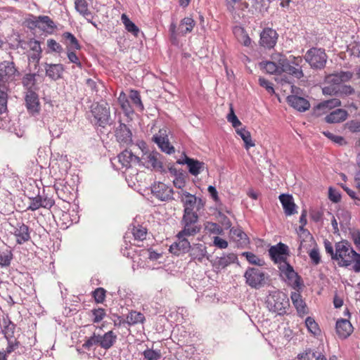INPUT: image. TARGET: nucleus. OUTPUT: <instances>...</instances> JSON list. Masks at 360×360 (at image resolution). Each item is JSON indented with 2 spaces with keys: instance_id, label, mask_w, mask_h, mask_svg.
Listing matches in <instances>:
<instances>
[{
  "instance_id": "nucleus-1",
  "label": "nucleus",
  "mask_w": 360,
  "mask_h": 360,
  "mask_svg": "<svg viewBox=\"0 0 360 360\" xmlns=\"http://www.w3.org/2000/svg\"><path fill=\"white\" fill-rule=\"evenodd\" d=\"M323 244L326 252L330 256L331 259L338 262L339 266L348 267L354 263L357 252L347 240L337 242L335 247L328 240H325Z\"/></svg>"
},
{
  "instance_id": "nucleus-2",
  "label": "nucleus",
  "mask_w": 360,
  "mask_h": 360,
  "mask_svg": "<svg viewBox=\"0 0 360 360\" xmlns=\"http://www.w3.org/2000/svg\"><path fill=\"white\" fill-rule=\"evenodd\" d=\"M353 77L350 71H340L325 77L322 92L324 95L335 96L342 84L349 81Z\"/></svg>"
},
{
  "instance_id": "nucleus-3",
  "label": "nucleus",
  "mask_w": 360,
  "mask_h": 360,
  "mask_svg": "<svg viewBox=\"0 0 360 360\" xmlns=\"http://www.w3.org/2000/svg\"><path fill=\"white\" fill-rule=\"evenodd\" d=\"M266 304L268 309L278 315L286 314L290 306L288 296L278 290L271 292L267 296Z\"/></svg>"
},
{
  "instance_id": "nucleus-4",
  "label": "nucleus",
  "mask_w": 360,
  "mask_h": 360,
  "mask_svg": "<svg viewBox=\"0 0 360 360\" xmlns=\"http://www.w3.org/2000/svg\"><path fill=\"white\" fill-rule=\"evenodd\" d=\"M91 122L96 126L105 127L111 124L110 108L106 102L95 103L91 106Z\"/></svg>"
},
{
  "instance_id": "nucleus-5",
  "label": "nucleus",
  "mask_w": 360,
  "mask_h": 360,
  "mask_svg": "<svg viewBox=\"0 0 360 360\" xmlns=\"http://www.w3.org/2000/svg\"><path fill=\"white\" fill-rule=\"evenodd\" d=\"M304 59L311 68L321 70L326 66L328 56L323 49L314 47L307 51Z\"/></svg>"
},
{
  "instance_id": "nucleus-6",
  "label": "nucleus",
  "mask_w": 360,
  "mask_h": 360,
  "mask_svg": "<svg viewBox=\"0 0 360 360\" xmlns=\"http://www.w3.org/2000/svg\"><path fill=\"white\" fill-rule=\"evenodd\" d=\"M246 283L251 288L259 289L266 283V274L255 267H249L244 274Z\"/></svg>"
},
{
  "instance_id": "nucleus-7",
  "label": "nucleus",
  "mask_w": 360,
  "mask_h": 360,
  "mask_svg": "<svg viewBox=\"0 0 360 360\" xmlns=\"http://www.w3.org/2000/svg\"><path fill=\"white\" fill-rule=\"evenodd\" d=\"M179 194L180 200L183 204L184 211L198 212L204 208L205 202L200 198H197L185 191H181Z\"/></svg>"
},
{
  "instance_id": "nucleus-8",
  "label": "nucleus",
  "mask_w": 360,
  "mask_h": 360,
  "mask_svg": "<svg viewBox=\"0 0 360 360\" xmlns=\"http://www.w3.org/2000/svg\"><path fill=\"white\" fill-rule=\"evenodd\" d=\"M281 275L285 281L294 289H300L302 283L300 276L294 271L293 267L288 262H283L278 266Z\"/></svg>"
},
{
  "instance_id": "nucleus-9",
  "label": "nucleus",
  "mask_w": 360,
  "mask_h": 360,
  "mask_svg": "<svg viewBox=\"0 0 360 360\" xmlns=\"http://www.w3.org/2000/svg\"><path fill=\"white\" fill-rule=\"evenodd\" d=\"M195 25V22L191 17H186L183 18L180 21L178 27L175 23H171L169 26V32L172 39L176 40L177 36H185L188 33L191 32Z\"/></svg>"
},
{
  "instance_id": "nucleus-10",
  "label": "nucleus",
  "mask_w": 360,
  "mask_h": 360,
  "mask_svg": "<svg viewBox=\"0 0 360 360\" xmlns=\"http://www.w3.org/2000/svg\"><path fill=\"white\" fill-rule=\"evenodd\" d=\"M302 61L301 57H293V60L290 61L288 60L285 56H280V62L282 66L281 71L282 72H286L289 75H291L296 78H301L303 77V72L301 68H300V64Z\"/></svg>"
},
{
  "instance_id": "nucleus-11",
  "label": "nucleus",
  "mask_w": 360,
  "mask_h": 360,
  "mask_svg": "<svg viewBox=\"0 0 360 360\" xmlns=\"http://www.w3.org/2000/svg\"><path fill=\"white\" fill-rule=\"evenodd\" d=\"M176 163L179 165H186L188 172L195 176L204 171H208L206 165L203 162L188 158L185 154H184L183 159L178 160Z\"/></svg>"
},
{
  "instance_id": "nucleus-12",
  "label": "nucleus",
  "mask_w": 360,
  "mask_h": 360,
  "mask_svg": "<svg viewBox=\"0 0 360 360\" xmlns=\"http://www.w3.org/2000/svg\"><path fill=\"white\" fill-rule=\"evenodd\" d=\"M269 254L271 259L278 264V266H282L283 262H288L286 257L288 255V247L282 243H279L269 248Z\"/></svg>"
},
{
  "instance_id": "nucleus-13",
  "label": "nucleus",
  "mask_w": 360,
  "mask_h": 360,
  "mask_svg": "<svg viewBox=\"0 0 360 360\" xmlns=\"http://www.w3.org/2000/svg\"><path fill=\"white\" fill-rule=\"evenodd\" d=\"M153 195L161 201H168L173 199V189L164 183H155L151 186Z\"/></svg>"
},
{
  "instance_id": "nucleus-14",
  "label": "nucleus",
  "mask_w": 360,
  "mask_h": 360,
  "mask_svg": "<svg viewBox=\"0 0 360 360\" xmlns=\"http://www.w3.org/2000/svg\"><path fill=\"white\" fill-rule=\"evenodd\" d=\"M278 34L276 30L267 27L263 30L260 34L259 44L266 49L273 48L277 41Z\"/></svg>"
},
{
  "instance_id": "nucleus-15",
  "label": "nucleus",
  "mask_w": 360,
  "mask_h": 360,
  "mask_svg": "<svg viewBox=\"0 0 360 360\" xmlns=\"http://www.w3.org/2000/svg\"><path fill=\"white\" fill-rule=\"evenodd\" d=\"M44 126H47L51 136L53 138H59L63 133V127L59 120L52 119L49 115H44L42 118Z\"/></svg>"
},
{
  "instance_id": "nucleus-16",
  "label": "nucleus",
  "mask_w": 360,
  "mask_h": 360,
  "mask_svg": "<svg viewBox=\"0 0 360 360\" xmlns=\"http://www.w3.org/2000/svg\"><path fill=\"white\" fill-rule=\"evenodd\" d=\"M153 141L158 146L162 152L169 155L174 153V146L170 144L167 136L163 134L162 130H160L158 134L153 136Z\"/></svg>"
},
{
  "instance_id": "nucleus-17",
  "label": "nucleus",
  "mask_w": 360,
  "mask_h": 360,
  "mask_svg": "<svg viewBox=\"0 0 360 360\" xmlns=\"http://www.w3.org/2000/svg\"><path fill=\"white\" fill-rule=\"evenodd\" d=\"M131 131L126 124L121 123L115 131L117 141L123 145L128 146L132 142Z\"/></svg>"
},
{
  "instance_id": "nucleus-18",
  "label": "nucleus",
  "mask_w": 360,
  "mask_h": 360,
  "mask_svg": "<svg viewBox=\"0 0 360 360\" xmlns=\"http://www.w3.org/2000/svg\"><path fill=\"white\" fill-rule=\"evenodd\" d=\"M33 24L35 27L48 32H52L56 28L55 22L47 15L36 17Z\"/></svg>"
},
{
  "instance_id": "nucleus-19",
  "label": "nucleus",
  "mask_w": 360,
  "mask_h": 360,
  "mask_svg": "<svg viewBox=\"0 0 360 360\" xmlns=\"http://www.w3.org/2000/svg\"><path fill=\"white\" fill-rule=\"evenodd\" d=\"M279 200L283 206L284 213L286 216H291L297 212V205L294 202L292 195L288 194H281L279 195Z\"/></svg>"
},
{
  "instance_id": "nucleus-20",
  "label": "nucleus",
  "mask_w": 360,
  "mask_h": 360,
  "mask_svg": "<svg viewBox=\"0 0 360 360\" xmlns=\"http://www.w3.org/2000/svg\"><path fill=\"white\" fill-rule=\"evenodd\" d=\"M75 8L89 22L91 23L94 27H96V22L91 20L94 16L89 9V5L86 0H75Z\"/></svg>"
},
{
  "instance_id": "nucleus-21",
  "label": "nucleus",
  "mask_w": 360,
  "mask_h": 360,
  "mask_svg": "<svg viewBox=\"0 0 360 360\" xmlns=\"http://www.w3.org/2000/svg\"><path fill=\"white\" fill-rule=\"evenodd\" d=\"M287 101L293 108L300 112H304L310 108L309 102L300 96L291 95L287 97Z\"/></svg>"
},
{
  "instance_id": "nucleus-22",
  "label": "nucleus",
  "mask_w": 360,
  "mask_h": 360,
  "mask_svg": "<svg viewBox=\"0 0 360 360\" xmlns=\"http://www.w3.org/2000/svg\"><path fill=\"white\" fill-rule=\"evenodd\" d=\"M14 235L16 237V242L18 244H23L30 239L29 227L21 223H18L14 230Z\"/></svg>"
},
{
  "instance_id": "nucleus-23",
  "label": "nucleus",
  "mask_w": 360,
  "mask_h": 360,
  "mask_svg": "<svg viewBox=\"0 0 360 360\" xmlns=\"http://www.w3.org/2000/svg\"><path fill=\"white\" fill-rule=\"evenodd\" d=\"M160 155L158 152H152L148 154H144L141 158L143 163L147 167H152L155 169H160L162 167V162L160 161Z\"/></svg>"
},
{
  "instance_id": "nucleus-24",
  "label": "nucleus",
  "mask_w": 360,
  "mask_h": 360,
  "mask_svg": "<svg viewBox=\"0 0 360 360\" xmlns=\"http://www.w3.org/2000/svg\"><path fill=\"white\" fill-rule=\"evenodd\" d=\"M25 104L27 110L34 115L39 112V102L37 94L32 91L27 93L25 96Z\"/></svg>"
},
{
  "instance_id": "nucleus-25",
  "label": "nucleus",
  "mask_w": 360,
  "mask_h": 360,
  "mask_svg": "<svg viewBox=\"0 0 360 360\" xmlns=\"http://www.w3.org/2000/svg\"><path fill=\"white\" fill-rule=\"evenodd\" d=\"M353 331L351 323L347 319H340L336 322V332L340 338H347Z\"/></svg>"
},
{
  "instance_id": "nucleus-26",
  "label": "nucleus",
  "mask_w": 360,
  "mask_h": 360,
  "mask_svg": "<svg viewBox=\"0 0 360 360\" xmlns=\"http://www.w3.org/2000/svg\"><path fill=\"white\" fill-rule=\"evenodd\" d=\"M189 251L190 256L193 260H197L200 262H202L205 257L208 259L207 256V248L204 244H193Z\"/></svg>"
},
{
  "instance_id": "nucleus-27",
  "label": "nucleus",
  "mask_w": 360,
  "mask_h": 360,
  "mask_svg": "<svg viewBox=\"0 0 360 360\" xmlns=\"http://www.w3.org/2000/svg\"><path fill=\"white\" fill-rule=\"evenodd\" d=\"M280 56L274 57V61H266L261 64L262 68L269 74H281L282 66L280 62Z\"/></svg>"
},
{
  "instance_id": "nucleus-28",
  "label": "nucleus",
  "mask_w": 360,
  "mask_h": 360,
  "mask_svg": "<svg viewBox=\"0 0 360 360\" xmlns=\"http://www.w3.org/2000/svg\"><path fill=\"white\" fill-rule=\"evenodd\" d=\"M119 162L123 167L129 168L131 163H138L141 161L140 158L134 155L131 151L124 150L117 156Z\"/></svg>"
},
{
  "instance_id": "nucleus-29",
  "label": "nucleus",
  "mask_w": 360,
  "mask_h": 360,
  "mask_svg": "<svg viewBox=\"0 0 360 360\" xmlns=\"http://www.w3.org/2000/svg\"><path fill=\"white\" fill-rule=\"evenodd\" d=\"M46 75L53 80L60 79L64 71V66L62 64H45Z\"/></svg>"
},
{
  "instance_id": "nucleus-30",
  "label": "nucleus",
  "mask_w": 360,
  "mask_h": 360,
  "mask_svg": "<svg viewBox=\"0 0 360 360\" xmlns=\"http://www.w3.org/2000/svg\"><path fill=\"white\" fill-rule=\"evenodd\" d=\"M230 233L238 246L245 247L250 243L247 234L240 228H232Z\"/></svg>"
},
{
  "instance_id": "nucleus-31",
  "label": "nucleus",
  "mask_w": 360,
  "mask_h": 360,
  "mask_svg": "<svg viewBox=\"0 0 360 360\" xmlns=\"http://www.w3.org/2000/svg\"><path fill=\"white\" fill-rule=\"evenodd\" d=\"M237 259V255L234 253L224 254L221 257L216 258L214 261V266L218 269H224L229 265L235 263Z\"/></svg>"
},
{
  "instance_id": "nucleus-32",
  "label": "nucleus",
  "mask_w": 360,
  "mask_h": 360,
  "mask_svg": "<svg viewBox=\"0 0 360 360\" xmlns=\"http://www.w3.org/2000/svg\"><path fill=\"white\" fill-rule=\"evenodd\" d=\"M347 117V112L343 109H336L326 116L328 123H338L345 121Z\"/></svg>"
},
{
  "instance_id": "nucleus-33",
  "label": "nucleus",
  "mask_w": 360,
  "mask_h": 360,
  "mask_svg": "<svg viewBox=\"0 0 360 360\" xmlns=\"http://www.w3.org/2000/svg\"><path fill=\"white\" fill-rule=\"evenodd\" d=\"M292 302L300 314H307L306 304L298 291L292 292L290 295Z\"/></svg>"
},
{
  "instance_id": "nucleus-34",
  "label": "nucleus",
  "mask_w": 360,
  "mask_h": 360,
  "mask_svg": "<svg viewBox=\"0 0 360 360\" xmlns=\"http://www.w3.org/2000/svg\"><path fill=\"white\" fill-rule=\"evenodd\" d=\"M16 72L14 64L12 62L4 61L0 63V77L4 79H9Z\"/></svg>"
},
{
  "instance_id": "nucleus-35",
  "label": "nucleus",
  "mask_w": 360,
  "mask_h": 360,
  "mask_svg": "<svg viewBox=\"0 0 360 360\" xmlns=\"http://www.w3.org/2000/svg\"><path fill=\"white\" fill-rule=\"evenodd\" d=\"M177 238L178 241L170 246V250L174 254H179L176 251H174V248L179 251H181L182 252H188L191 248V245L188 239H186L185 236H177Z\"/></svg>"
},
{
  "instance_id": "nucleus-36",
  "label": "nucleus",
  "mask_w": 360,
  "mask_h": 360,
  "mask_svg": "<svg viewBox=\"0 0 360 360\" xmlns=\"http://www.w3.org/2000/svg\"><path fill=\"white\" fill-rule=\"evenodd\" d=\"M62 37L65 40L67 50H79L81 49V45L79 44L78 40L72 33L68 32H64Z\"/></svg>"
},
{
  "instance_id": "nucleus-37",
  "label": "nucleus",
  "mask_w": 360,
  "mask_h": 360,
  "mask_svg": "<svg viewBox=\"0 0 360 360\" xmlns=\"http://www.w3.org/2000/svg\"><path fill=\"white\" fill-rule=\"evenodd\" d=\"M145 321L144 315L136 311H131L126 317L125 322L129 325H136L139 323H143Z\"/></svg>"
},
{
  "instance_id": "nucleus-38",
  "label": "nucleus",
  "mask_w": 360,
  "mask_h": 360,
  "mask_svg": "<svg viewBox=\"0 0 360 360\" xmlns=\"http://www.w3.org/2000/svg\"><path fill=\"white\" fill-rule=\"evenodd\" d=\"M184 228L183 229L177 234V236L179 237H188V236H193L197 233L200 231V227L197 226L195 224H187L182 223Z\"/></svg>"
},
{
  "instance_id": "nucleus-39",
  "label": "nucleus",
  "mask_w": 360,
  "mask_h": 360,
  "mask_svg": "<svg viewBox=\"0 0 360 360\" xmlns=\"http://www.w3.org/2000/svg\"><path fill=\"white\" fill-rule=\"evenodd\" d=\"M117 336L112 331H108L103 335L101 336L100 346L104 349H109L115 343Z\"/></svg>"
},
{
  "instance_id": "nucleus-40",
  "label": "nucleus",
  "mask_w": 360,
  "mask_h": 360,
  "mask_svg": "<svg viewBox=\"0 0 360 360\" xmlns=\"http://www.w3.org/2000/svg\"><path fill=\"white\" fill-rule=\"evenodd\" d=\"M236 133L243 139L245 143V148L248 150L251 147L255 146V142L252 140L251 134L245 128H240L236 129Z\"/></svg>"
},
{
  "instance_id": "nucleus-41",
  "label": "nucleus",
  "mask_w": 360,
  "mask_h": 360,
  "mask_svg": "<svg viewBox=\"0 0 360 360\" xmlns=\"http://www.w3.org/2000/svg\"><path fill=\"white\" fill-rule=\"evenodd\" d=\"M118 103L124 112L129 115L134 112L130 105L127 96L124 91L120 92L118 97Z\"/></svg>"
},
{
  "instance_id": "nucleus-42",
  "label": "nucleus",
  "mask_w": 360,
  "mask_h": 360,
  "mask_svg": "<svg viewBox=\"0 0 360 360\" xmlns=\"http://www.w3.org/2000/svg\"><path fill=\"white\" fill-rule=\"evenodd\" d=\"M233 32L238 40L245 46H249L250 45L251 39L243 28L236 27L233 29Z\"/></svg>"
},
{
  "instance_id": "nucleus-43",
  "label": "nucleus",
  "mask_w": 360,
  "mask_h": 360,
  "mask_svg": "<svg viewBox=\"0 0 360 360\" xmlns=\"http://www.w3.org/2000/svg\"><path fill=\"white\" fill-rule=\"evenodd\" d=\"M13 257V255L10 249L0 250V266L1 267L9 266Z\"/></svg>"
},
{
  "instance_id": "nucleus-44",
  "label": "nucleus",
  "mask_w": 360,
  "mask_h": 360,
  "mask_svg": "<svg viewBox=\"0 0 360 360\" xmlns=\"http://www.w3.org/2000/svg\"><path fill=\"white\" fill-rule=\"evenodd\" d=\"M121 20L122 23L124 25L125 29L129 32L132 33L134 36L137 37L140 30L139 27L131 21L126 14H122L121 16Z\"/></svg>"
},
{
  "instance_id": "nucleus-45",
  "label": "nucleus",
  "mask_w": 360,
  "mask_h": 360,
  "mask_svg": "<svg viewBox=\"0 0 360 360\" xmlns=\"http://www.w3.org/2000/svg\"><path fill=\"white\" fill-rule=\"evenodd\" d=\"M300 360H326V357L319 352L307 351L299 356Z\"/></svg>"
},
{
  "instance_id": "nucleus-46",
  "label": "nucleus",
  "mask_w": 360,
  "mask_h": 360,
  "mask_svg": "<svg viewBox=\"0 0 360 360\" xmlns=\"http://www.w3.org/2000/svg\"><path fill=\"white\" fill-rule=\"evenodd\" d=\"M198 215L196 211H184L181 223L197 224Z\"/></svg>"
},
{
  "instance_id": "nucleus-47",
  "label": "nucleus",
  "mask_w": 360,
  "mask_h": 360,
  "mask_svg": "<svg viewBox=\"0 0 360 360\" xmlns=\"http://www.w3.org/2000/svg\"><path fill=\"white\" fill-rule=\"evenodd\" d=\"M341 101L338 98H332L328 101H325L323 102L320 103L317 105V108L319 110H325V109H332L333 108H336L340 106Z\"/></svg>"
},
{
  "instance_id": "nucleus-48",
  "label": "nucleus",
  "mask_w": 360,
  "mask_h": 360,
  "mask_svg": "<svg viewBox=\"0 0 360 360\" xmlns=\"http://www.w3.org/2000/svg\"><path fill=\"white\" fill-rule=\"evenodd\" d=\"M132 234L135 240L143 241L146 238L147 230L146 228L138 225L133 227Z\"/></svg>"
},
{
  "instance_id": "nucleus-49",
  "label": "nucleus",
  "mask_w": 360,
  "mask_h": 360,
  "mask_svg": "<svg viewBox=\"0 0 360 360\" xmlns=\"http://www.w3.org/2000/svg\"><path fill=\"white\" fill-rule=\"evenodd\" d=\"M129 98L133 103V104L141 111H142L144 108L143 105L142 103L140 94L138 91L131 90L129 94Z\"/></svg>"
},
{
  "instance_id": "nucleus-50",
  "label": "nucleus",
  "mask_w": 360,
  "mask_h": 360,
  "mask_svg": "<svg viewBox=\"0 0 360 360\" xmlns=\"http://www.w3.org/2000/svg\"><path fill=\"white\" fill-rule=\"evenodd\" d=\"M4 86L0 85V113H3L7 110V94Z\"/></svg>"
},
{
  "instance_id": "nucleus-51",
  "label": "nucleus",
  "mask_w": 360,
  "mask_h": 360,
  "mask_svg": "<svg viewBox=\"0 0 360 360\" xmlns=\"http://www.w3.org/2000/svg\"><path fill=\"white\" fill-rule=\"evenodd\" d=\"M242 256L245 257L249 263L257 266H263L264 262L259 259L257 255L250 252H244L242 253Z\"/></svg>"
},
{
  "instance_id": "nucleus-52",
  "label": "nucleus",
  "mask_w": 360,
  "mask_h": 360,
  "mask_svg": "<svg viewBox=\"0 0 360 360\" xmlns=\"http://www.w3.org/2000/svg\"><path fill=\"white\" fill-rule=\"evenodd\" d=\"M305 325L308 330L314 334V335L319 333L320 330L318 324L316 323L314 319L311 317H307L305 321Z\"/></svg>"
},
{
  "instance_id": "nucleus-53",
  "label": "nucleus",
  "mask_w": 360,
  "mask_h": 360,
  "mask_svg": "<svg viewBox=\"0 0 360 360\" xmlns=\"http://www.w3.org/2000/svg\"><path fill=\"white\" fill-rule=\"evenodd\" d=\"M4 326L2 329V333L4 334V336L6 339H8L10 338H13V330L15 328L14 324H13L11 321H4Z\"/></svg>"
},
{
  "instance_id": "nucleus-54",
  "label": "nucleus",
  "mask_w": 360,
  "mask_h": 360,
  "mask_svg": "<svg viewBox=\"0 0 360 360\" xmlns=\"http://www.w3.org/2000/svg\"><path fill=\"white\" fill-rule=\"evenodd\" d=\"M47 46L52 52L60 53L63 51L62 46L53 39L47 40Z\"/></svg>"
},
{
  "instance_id": "nucleus-55",
  "label": "nucleus",
  "mask_w": 360,
  "mask_h": 360,
  "mask_svg": "<svg viewBox=\"0 0 360 360\" xmlns=\"http://www.w3.org/2000/svg\"><path fill=\"white\" fill-rule=\"evenodd\" d=\"M309 256L314 265H318L321 262V255L317 246L314 247L310 250Z\"/></svg>"
},
{
  "instance_id": "nucleus-56",
  "label": "nucleus",
  "mask_w": 360,
  "mask_h": 360,
  "mask_svg": "<svg viewBox=\"0 0 360 360\" xmlns=\"http://www.w3.org/2000/svg\"><path fill=\"white\" fill-rule=\"evenodd\" d=\"M101 335H94L91 338H89L82 345L84 349H90L91 347L96 345H100V340Z\"/></svg>"
},
{
  "instance_id": "nucleus-57",
  "label": "nucleus",
  "mask_w": 360,
  "mask_h": 360,
  "mask_svg": "<svg viewBox=\"0 0 360 360\" xmlns=\"http://www.w3.org/2000/svg\"><path fill=\"white\" fill-rule=\"evenodd\" d=\"M145 359L147 360H158L161 357L160 351H155L153 349H146L143 352Z\"/></svg>"
},
{
  "instance_id": "nucleus-58",
  "label": "nucleus",
  "mask_w": 360,
  "mask_h": 360,
  "mask_svg": "<svg viewBox=\"0 0 360 360\" xmlns=\"http://www.w3.org/2000/svg\"><path fill=\"white\" fill-rule=\"evenodd\" d=\"M94 323H99L105 316V311L102 308L95 309L92 310Z\"/></svg>"
},
{
  "instance_id": "nucleus-59",
  "label": "nucleus",
  "mask_w": 360,
  "mask_h": 360,
  "mask_svg": "<svg viewBox=\"0 0 360 360\" xmlns=\"http://www.w3.org/2000/svg\"><path fill=\"white\" fill-rule=\"evenodd\" d=\"M323 133L326 137H328L330 140H331L334 143H336L339 145H343L345 143V141L344 138L341 136L335 135L328 131H323Z\"/></svg>"
},
{
  "instance_id": "nucleus-60",
  "label": "nucleus",
  "mask_w": 360,
  "mask_h": 360,
  "mask_svg": "<svg viewBox=\"0 0 360 360\" xmlns=\"http://www.w3.org/2000/svg\"><path fill=\"white\" fill-rule=\"evenodd\" d=\"M75 49H68L67 50V56L70 63H75L77 67L82 68V63L74 51Z\"/></svg>"
},
{
  "instance_id": "nucleus-61",
  "label": "nucleus",
  "mask_w": 360,
  "mask_h": 360,
  "mask_svg": "<svg viewBox=\"0 0 360 360\" xmlns=\"http://www.w3.org/2000/svg\"><path fill=\"white\" fill-rule=\"evenodd\" d=\"M94 297L97 303L103 302L105 297V290L102 288H98L94 291Z\"/></svg>"
},
{
  "instance_id": "nucleus-62",
  "label": "nucleus",
  "mask_w": 360,
  "mask_h": 360,
  "mask_svg": "<svg viewBox=\"0 0 360 360\" xmlns=\"http://www.w3.org/2000/svg\"><path fill=\"white\" fill-rule=\"evenodd\" d=\"M328 198L333 202H338L341 200L340 193L337 189L330 187L328 189Z\"/></svg>"
},
{
  "instance_id": "nucleus-63",
  "label": "nucleus",
  "mask_w": 360,
  "mask_h": 360,
  "mask_svg": "<svg viewBox=\"0 0 360 360\" xmlns=\"http://www.w3.org/2000/svg\"><path fill=\"white\" fill-rule=\"evenodd\" d=\"M227 120L231 123L232 126L236 129L238 127L241 125L240 121L238 119L237 116L235 115L233 108H231L230 113L227 115Z\"/></svg>"
},
{
  "instance_id": "nucleus-64",
  "label": "nucleus",
  "mask_w": 360,
  "mask_h": 360,
  "mask_svg": "<svg viewBox=\"0 0 360 360\" xmlns=\"http://www.w3.org/2000/svg\"><path fill=\"white\" fill-rule=\"evenodd\" d=\"M346 127L351 132H360V121L359 120H351L346 123Z\"/></svg>"
}]
</instances>
